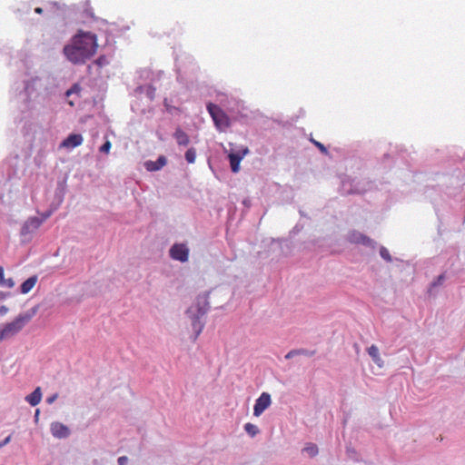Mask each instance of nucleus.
Listing matches in <instances>:
<instances>
[{
  "label": "nucleus",
  "mask_w": 465,
  "mask_h": 465,
  "mask_svg": "<svg viewBox=\"0 0 465 465\" xmlns=\"http://www.w3.org/2000/svg\"><path fill=\"white\" fill-rule=\"evenodd\" d=\"M97 48L96 35L79 30L71 43L64 47V54L72 64H84L96 54Z\"/></svg>",
  "instance_id": "nucleus-1"
},
{
  "label": "nucleus",
  "mask_w": 465,
  "mask_h": 465,
  "mask_svg": "<svg viewBox=\"0 0 465 465\" xmlns=\"http://www.w3.org/2000/svg\"><path fill=\"white\" fill-rule=\"evenodd\" d=\"M209 309L208 294L204 293L196 298L194 304L188 308L186 313L192 320V328L195 333L196 339L202 332L204 324L200 319L207 312Z\"/></svg>",
  "instance_id": "nucleus-2"
},
{
  "label": "nucleus",
  "mask_w": 465,
  "mask_h": 465,
  "mask_svg": "<svg viewBox=\"0 0 465 465\" xmlns=\"http://www.w3.org/2000/svg\"><path fill=\"white\" fill-rule=\"evenodd\" d=\"M37 308L19 314L13 322L0 325V341L18 333L36 314Z\"/></svg>",
  "instance_id": "nucleus-3"
},
{
  "label": "nucleus",
  "mask_w": 465,
  "mask_h": 465,
  "mask_svg": "<svg viewBox=\"0 0 465 465\" xmlns=\"http://www.w3.org/2000/svg\"><path fill=\"white\" fill-rule=\"evenodd\" d=\"M207 110L219 131H224L230 126L231 121L229 116L218 105L209 104Z\"/></svg>",
  "instance_id": "nucleus-4"
},
{
  "label": "nucleus",
  "mask_w": 465,
  "mask_h": 465,
  "mask_svg": "<svg viewBox=\"0 0 465 465\" xmlns=\"http://www.w3.org/2000/svg\"><path fill=\"white\" fill-rule=\"evenodd\" d=\"M170 256L172 259L184 262L188 261L189 249L185 244L175 243L170 249Z\"/></svg>",
  "instance_id": "nucleus-5"
},
{
  "label": "nucleus",
  "mask_w": 465,
  "mask_h": 465,
  "mask_svg": "<svg viewBox=\"0 0 465 465\" xmlns=\"http://www.w3.org/2000/svg\"><path fill=\"white\" fill-rule=\"evenodd\" d=\"M271 395L267 392H262L255 401L253 415L259 417L271 405Z\"/></svg>",
  "instance_id": "nucleus-6"
},
{
  "label": "nucleus",
  "mask_w": 465,
  "mask_h": 465,
  "mask_svg": "<svg viewBox=\"0 0 465 465\" xmlns=\"http://www.w3.org/2000/svg\"><path fill=\"white\" fill-rule=\"evenodd\" d=\"M248 153V148H244L242 152L229 153L228 157L230 160V165L233 173H238L240 171V163Z\"/></svg>",
  "instance_id": "nucleus-7"
},
{
  "label": "nucleus",
  "mask_w": 465,
  "mask_h": 465,
  "mask_svg": "<svg viewBox=\"0 0 465 465\" xmlns=\"http://www.w3.org/2000/svg\"><path fill=\"white\" fill-rule=\"evenodd\" d=\"M52 435L58 439L67 438L70 434V430L67 426L61 422H53L51 424Z\"/></svg>",
  "instance_id": "nucleus-8"
},
{
  "label": "nucleus",
  "mask_w": 465,
  "mask_h": 465,
  "mask_svg": "<svg viewBox=\"0 0 465 465\" xmlns=\"http://www.w3.org/2000/svg\"><path fill=\"white\" fill-rule=\"evenodd\" d=\"M348 240L352 243H361L363 245H372L373 241L360 232L352 231L348 235Z\"/></svg>",
  "instance_id": "nucleus-9"
},
{
  "label": "nucleus",
  "mask_w": 465,
  "mask_h": 465,
  "mask_svg": "<svg viewBox=\"0 0 465 465\" xmlns=\"http://www.w3.org/2000/svg\"><path fill=\"white\" fill-rule=\"evenodd\" d=\"M84 139L81 134H71L68 135L66 139H64L60 147L64 148H74L82 144Z\"/></svg>",
  "instance_id": "nucleus-10"
},
{
  "label": "nucleus",
  "mask_w": 465,
  "mask_h": 465,
  "mask_svg": "<svg viewBox=\"0 0 465 465\" xmlns=\"http://www.w3.org/2000/svg\"><path fill=\"white\" fill-rule=\"evenodd\" d=\"M49 216V214H46L44 216V218L40 219L38 217H31L29 218L25 225L23 226V232H30L32 231L37 230L43 222Z\"/></svg>",
  "instance_id": "nucleus-11"
},
{
  "label": "nucleus",
  "mask_w": 465,
  "mask_h": 465,
  "mask_svg": "<svg viewBox=\"0 0 465 465\" xmlns=\"http://www.w3.org/2000/svg\"><path fill=\"white\" fill-rule=\"evenodd\" d=\"M368 354L371 356L374 363L382 368L384 366V361L381 359L379 349L376 345H371L367 349Z\"/></svg>",
  "instance_id": "nucleus-12"
},
{
  "label": "nucleus",
  "mask_w": 465,
  "mask_h": 465,
  "mask_svg": "<svg viewBox=\"0 0 465 465\" xmlns=\"http://www.w3.org/2000/svg\"><path fill=\"white\" fill-rule=\"evenodd\" d=\"M166 164V158L160 156L155 162L149 161L145 163L146 169L150 172L158 171Z\"/></svg>",
  "instance_id": "nucleus-13"
},
{
  "label": "nucleus",
  "mask_w": 465,
  "mask_h": 465,
  "mask_svg": "<svg viewBox=\"0 0 465 465\" xmlns=\"http://www.w3.org/2000/svg\"><path fill=\"white\" fill-rule=\"evenodd\" d=\"M42 400V392L41 388L37 387L32 393L27 395L25 397V401L31 405V406H36L40 403Z\"/></svg>",
  "instance_id": "nucleus-14"
},
{
  "label": "nucleus",
  "mask_w": 465,
  "mask_h": 465,
  "mask_svg": "<svg viewBox=\"0 0 465 465\" xmlns=\"http://www.w3.org/2000/svg\"><path fill=\"white\" fill-rule=\"evenodd\" d=\"M37 282V276L34 275L32 277H29L27 280H25L20 287V291L23 294L28 293L36 284Z\"/></svg>",
  "instance_id": "nucleus-15"
},
{
  "label": "nucleus",
  "mask_w": 465,
  "mask_h": 465,
  "mask_svg": "<svg viewBox=\"0 0 465 465\" xmlns=\"http://www.w3.org/2000/svg\"><path fill=\"white\" fill-rule=\"evenodd\" d=\"M173 136L179 145L186 146L190 143V139H189V136L187 135V134L180 128L176 129Z\"/></svg>",
  "instance_id": "nucleus-16"
},
{
  "label": "nucleus",
  "mask_w": 465,
  "mask_h": 465,
  "mask_svg": "<svg viewBox=\"0 0 465 465\" xmlns=\"http://www.w3.org/2000/svg\"><path fill=\"white\" fill-rule=\"evenodd\" d=\"M0 286L7 288H13L15 286V282L12 278H5V271L2 266H0Z\"/></svg>",
  "instance_id": "nucleus-17"
},
{
  "label": "nucleus",
  "mask_w": 465,
  "mask_h": 465,
  "mask_svg": "<svg viewBox=\"0 0 465 465\" xmlns=\"http://www.w3.org/2000/svg\"><path fill=\"white\" fill-rule=\"evenodd\" d=\"M244 430L252 437H254L256 434L259 433L258 427L250 422H248L244 425Z\"/></svg>",
  "instance_id": "nucleus-18"
},
{
  "label": "nucleus",
  "mask_w": 465,
  "mask_h": 465,
  "mask_svg": "<svg viewBox=\"0 0 465 465\" xmlns=\"http://www.w3.org/2000/svg\"><path fill=\"white\" fill-rule=\"evenodd\" d=\"M303 450L307 452L311 457H314L318 454V447L313 443L307 444Z\"/></svg>",
  "instance_id": "nucleus-19"
},
{
  "label": "nucleus",
  "mask_w": 465,
  "mask_h": 465,
  "mask_svg": "<svg viewBox=\"0 0 465 465\" xmlns=\"http://www.w3.org/2000/svg\"><path fill=\"white\" fill-rule=\"evenodd\" d=\"M185 159L189 163H193L196 159V151L194 148H189L185 153Z\"/></svg>",
  "instance_id": "nucleus-20"
},
{
  "label": "nucleus",
  "mask_w": 465,
  "mask_h": 465,
  "mask_svg": "<svg viewBox=\"0 0 465 465\" xmlns=\"http://www.w3.org/2000/svg\"><path fill=\"white\" fill-rule=\"evenodd\" d=\"M81 91V87L79 84H74L70 89H68L65 93L66 96H70L73 94H79Z\"/></svg>",
  "instance_id": "nucleus-21"
},
{
  "label": "nucleus",
  "mask_w": 465,
  "mask_h": 465,
  "mask_svg": "<svg viewBox=\"0 0 465 465\" xmlns=\"http://www.w3.org/2000/svg\"><path fill=\"white\" fill-rule=\"evenodd\" d=\"M380 254L387 262H391V254H390L389 251L385 247H381V248Z\"/></svg>",
  "instance_id": "nucleus-22"
},
{
  "label": "nucleus",
  "mask_w": 465,
  "mask_h": 465,
  "mask_svg": "<svg viewBox=\"0 0 465 465\" xmlns=\"http://www.w3.org/2000/svg\"><path fill=\"white\" fill-rule=\"evenodd\" d=\"M94 64L99 67H103L104 65L108 64V60L106 56L101 55L94 61Z\"/></svg>",
  "instance_id": "nucleus-23"
},
{
  "label": "nucleus",
  "mask_w": 465,
  "mask_h": 465,
  "mask_svg": "<svg viewBox=\"0 0 465 465\" xmlns=\"http://www.w3.org/2000/svg\"><path fill=\"white\" fill-rule=\"evenodd\" d=\"M312 143L320 149V151L323 153H327V149L326 147L320 142L314 140V139H311Z\"/></svg>",
  "instance_id": "nucleus-24"
},
{
  "label": "nucleus",
  "mask_w": 465,
  "mask_h": 465,
  "mask_svg": "<svg viewBox=\"0 0 465 465\" xmlns=\"http://www.w3.org/2000/svg\"><path fill=\"white\" fill-rule=\"evenodd\" d=\"M111 142L110 141H106L100 148V151L103 152V153H108L110 149H111Z\"/></svg>",
  "instance_id": "nucleus-25"
},
{
  "label": "nucleus",
  "mask_w": 465,
  "mask_h": 465,
  "mask_svg": "<svg viewBox=\"0 0 465 465\" xmlns=\"http://www.w3.org/2000/svg\"><path fill=\"white\" fill-rule=\"evenodd\" d=\"M296 355H300V351H296V350H292L290 351L286 355H285V358L286 359H291Z\"/></svg>",
  "instance_id": "nucleus-26"
},
{
  "label": "nucleus",
  "mask_w": 465,
  "mask_h": 465,
  "mask_svg": "<svg viewBox=\"0 0 465 465\" xmlns=\"http://www.w3.org/2000/svg\"><path fill=\"white\" fill-rule=\"evenodd\" d=\"M117 461L119 465H127L128 458L126 456H121L118 458Z\"/></svg>",
  "instance_id": "nucleus-27"
},
{
  "label": "nucleus",
  "mask_w": 465,
  "mask_h": 465,
  "mask_svg": "<svg viewBox=\"0 0 465 465\" xmlns=\"http://www.w3.org/2000/svg\"><path fill=\"white\" fill-rule=\"evenodd\" d=\"M9 309L5 305L0 307V316H5L8 312Z\"/></svg>",
  "instance_id": "nucleus-28"
},
{
  "label": "nucleus",
  "mask_w": 465,
  "mask_h": 465,
  "mask_svg": "<svg viewBox=\"0 0 465 465\" xmlns=\"http://www.w3.org/2000/svg\"><path fill=\"white\" fill-rule=\"evenodd\" d=\"M299 351H300V355L312 356V355L314 354V351H306V350H303V349H301Z\"/></svg>",
  "instance_id": "nucleus-29"
},
{
  "label": "nucleus",
  "mask_w": 465,
  "mask_h": 465,
  "mask_svg": "<svg viewBox=\"0 0 465 465\" xmlns=\"http://www.w3.org/2000/svg\"><path fill=\"white\" fill-rule=\"evenodd\" d=\"M56 398H57V394H54V395H53V396L49 397V398L46 400V402H47V403H49V404H51V403H53V402L56 400Z\"/></svg>",
  "instance_id": "nucleus-30"
},
{
  "label": "nucleus",
  "mask_w": 465,
  "mask_h": 465,
  "mask_svg": "<svg viewBox=\"0 0 465 465\" xmlns=\"http://www.w3.org/2000/svg\"><path fill=\"white\" fill-rule=\"evenodd\" d=\"M10 440H11V436L9 435L8 437H6L5 439V440L3 442L0 443V448L6 445Z\"/></svg>",
  "instance_id": "nucleus-31"
},
{
  "label": "nucleus",
  "mask_w": 465,
  "mask_h": 465,
  "mask_svg": "<svg viewBox=\"0 0 465 465\" xmlns=\"http://www.w3.org/2000/svg\"><path fill=\"white\" fill-rule=\"evenodd\" d=\"M443 280H444V275H440L437 279V282L433 283V286H435L437 284H440Z\"/></svg>",
  "instance_id": "nucleus-32"
},
{
  "label": "nucleus",
  "mask_w": 465,
  "mask_h": 465,
  "mask_svg": "<svg viewBox=\"0 0 465 465\" xmlns=\"http://www.w3.org/2000/svg\"><path fill=\"white\" fill-rule=\"evenodd\" d=\"M35 12L36 14H40V15H41V14L43 13V8H41V7H36V8L35 9Z\"/></svg>",
  "instance_id": "nucleus-33"
},
{
  "label": "nucleus",
  "mask_w": 465,
  "mask_h": 465,
  "mask_svg": "<svg viewBox=\"0 0 465 465\" xmlns=\"http://www.w3.org/2000/svg\"><path fill=\"white\" fill-rule=\"evenodd\" d=\"M39 414V411L37 410L36 412H35V416L37 417Z\"/></svg>",
  "instance_id": "nucleus-34"
}]
</instances>
